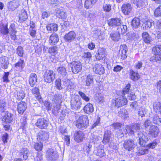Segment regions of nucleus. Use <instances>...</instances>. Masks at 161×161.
I'll list each match as a JSON object with an SVG mask.
<instances>
[{
	"label": "nucleus",
	"mask_w": 161,
	"mask_h": 161,
	"mask_svg": "<svg viewBox=\"0 0 161 161\" xmlns=\"http://www.w3.org/2000/svg\"><path fill=\"white\" fill-rule=\"evenodd\" d=\"M74 123L79 129L84 130L89 126L88 117L85 115L81 116L74 122Z\"/></svg>",
	"instance_id": "nucleus-1"
},
{
	"label": "nucleus",
	"mask_w": 161,
	"mask_h": 161,
	"mask_svg": "<svg viewBox=\"0 0 161 161\" xmlns=\"http://www.w3.org/2000/svg\"><path fill=\"white\" fill-rule=\"evenodd\" d=\"M140 125L138 123H136L133 125H127L125 127V129L123 130H121L122 134H126L127 133L131 134H133L135 133L140 130Z\"/></svg>",
	"instance_id": "nucleus-2"
},
{
	"label": "nucleus",
	"mask_w": 161,
	"mask_h": 161,
	"mask_svg": "<svg viewBox=\"0 0 161 161\" xmlns=\"http://www.w3.org/2000/svg\"><path fill=\"white\" fill-rule=\"evenodd\" d=\"M55 78V74L53 71L47 70L43 75L44 81L48 83H51Z\"/></svg>",
	"instance_id": "nucleus-3"
},
{
	"label": "nucleus",
	"mask_w": 161,
	"mask_h": 161,
	"mask_svg": "<svg viewBox=\"0 0 161 161\" xmlns=\"http://www.w3.org/2000/svg\"><path fill=\"white\" fill-rule=\"evenodd\" d=\"M46 154L47 159L50 161H55L58 158L57 152L52 149L48 150Z\"/></svg>",
	"instance_id": "nucleus-4"
},
{
	"label": "nucleus",
	"mask_w": 161,
	"mask_h": 161,
	"mask_svg": "<svg viewBox=\"0 0 161 161\" xmlns=\"http://www.w3.org/2000/svg\"><path fill=\"white\" fill-rule=\"evenodd\" d=\"M123 146L125 149L130 151L133 150L136 145L134 140L130 139L125 141Z\"/></svg>",
	"instance_id": "nucleus-5"
},
{
	"label": "nucleus",
	"mask_w": 161,
	"mask_h": 161,
	"mask_svg": "<svg viewBox=\"0 0 161 161\" xmlns=\"http://www.w3.org/2000/svg\"><path fill=\"white\" fill-rule=\"evenodd\" d=\"M54 97L56 105V107H54V109L52 110L53 112L58 111L60 109L59 107L62 103L63 98L62 95L60 94H56Z\"/></svg>",
	"instance_id": "nucleus-6"
},
{
	"label": "nucleus",
	"mask_w": 161,
	"mask_h": 161,
	"mask_svg": "<svg viewBox=\"0 0 161 161\" xmlns=\"http://www.w3.org/2000/svg\"><path fill=\"white\" fill-rule=\"evenodd\" d=\"M82 103L81 101L78 98H72L71 101V107L72 109L77 110L80 109Z\"/></svg>",
	"instance_id": "nucleus-7"
},
{
	"label": "nucleus",
	"mask_w": 161,
	"mask_h": 161,
	"mask_svg": "<svg viewBox=\"0 0 161 161\" xmlns=\"http://www.w3.org/2000/svg\"><path fill=\"white\" fill-rule=\"evenodd\" d=\"M48 122L46 119L43 118L38 119L36 123V125L39 128L45 129L48 125Z\"/></svg>",
	"instance_id": "nucleus-8"
},
{
	"label": "nucleus",
	"mask_w": 161,
	"mask_h": 161,
	"mask_svg": "<svg viewBox=\"0 0 161 161\" xmlns=\"http://www.w3.org/2000/svg\"><path fill=\"white\" fill-rule=\"evenodd\" d=\"M72 70L75 74L78 73L82 69V65L79 61H73L72 63Z\"/></svg>",
	"instance_id": "nucleus-9"
},
{
	"label": "nucleus",
	"mask_w": 161,
	"mask_h": 161,
	"mask_svg": "<svg viewBox=\"0 0 161 161\" xmlns=\"http://www.w3.org/2000/svg\"><path fill=\"white\" fill-rule=\"evenodd\" d=\"M121 9L124 14L127 15L132 12V7L130 3H125L122 5Z\"/></svg>",
	"instance_id": "nucleus-10"
},
{
	"label": "nucleus",
	"mask_w": 161,
	"mask_h": 161,
	"mask_svg": "<svg viewBox=\"0 0 161 161\" xmlns=\"http://www.w3.org/2000/svg\"><path fill=\"white\" fill-rule=\"evenodd\" d=\"M109 26L113 27L119 26L121 24V20L119 18H114L110 19L108 21Z\"/></svg>",
	"instance_id": "nucleus-11"
},
{
	"label": "nucleus",
	"mask_w": 161,
	"mask_h": 161,
	"mask_svg": "<svg viewBox=\"0 0 161 161\" xmlns=\"http://www.w3.org/2000/svg\"><path fill=\"white\" fill-rule=\"evenodd\" d=\"M84 136L83 131L80 130L76 131L74 135V140L77 142H80L82 141Z\"/></svg>",
	"instance_id": "nucleus-12"
},
{
	"label": "nucleus",
	"mask_w": 161,
	"mask_h": 161,
	"mask_svg": "<svg viewBox=\"0 0 161 161\" xmlns=\"http://www.w3.org/2000/svg\"><path fill=\"white\" fill-rule=\"evenodd\" d=\"M112 133L110 130H107L104 132L103 139L102 141L103 143L105 145L109 143L110 142Z\"/></svg>",
	"instance_id": "nucleus-13"
},
{
	"label": "nucleus",
	"mask_w": 161,
	"mask_h": 161,
	"mask_svg": "<svg viewBox=\"0 0 161 161\" xmlns=\"http://www.w3.org/2000/svg\"><path fill=\"white\" fill-rule=\"evenodd\" d=\"M139 137V143L142 147H145L146 143L148 141V138L141 132L138 133Z\"/></svg>",
	"instance_id": "nucleus-14"
},
{
	"label": "nucleus",
	"mask_w": 161,
	"mask_h": 161,
	"mask_svg": "<svg viewBox=\"0 0 161 161\" xmlns=\"http://www.w3.org/2000/svg\"><path fill=\"white\" fill-rule=\"evenodd\" d=\"M76 36L75 32L71 31L65 35L64 39L66 42H70L75 39Z\"/></svg>",
	"instance_id": "nucleus-15"
},
{
	"label": "nucleus",
	"mask_w": 161,
	"mask_h": 161,
	"mask_svg": "<svg viewBox=\"0 0 161 161\" xmlns=\"http://www.w3.org/2000/svg\"><path fill=\"white\" fill-rule=\"evenodd\" d=\"M93 71L97 74L101 75L104 72V69L100 64H95L93 67Z\"/></svg>",
	"instance_id": "nucleus-16"
},
{
	"label": "nucleus",
	"mask_w": 161,
	"mask_h": 161,
	"mask_svg": "<svg viewBox=\"0 0 161 161\" xmlns=\"http://www.w3.org/2000/svg\"><path fill=\"white\" fill-rule=\"evenodd\" d=\"M127 50L128 49L126 45L123 44L120 46L119 54L121 56L122 59H124L127 58L126 53Z\"/></svg>",
	"instance_id": "nucleus-17"
},
{
	"label": "nucleus",
	"mask_w": 161,
	"mask_h": 161,
	"mask_svg": "<svg viewBox=\"0 0 161 161\" xmlns=\"http://www.w3.org/2000/svg\"><path fill=\"white\" fill-rule=\"evenodd\" d=\"M38 139L40 142H42L47 140L48 138V135L45 131H40L38 133Z\"/></svg>",
	"instance_id": "nucleus-18"
},
{
	"label": "nucleus",
	"mask_w": 161,
	"mask_h": 161,
	"mask_svg": "<svg viewBox=\"0 0 161 161\" xmlns=\"http://www.w3.org/2000/svg\"><path fill=\"white\" fill-rule=\"evenodd\" d=\"M9 64L8 58L6 56H2L0 58V65L3 69H6L8 68Z\"/></svg>",
	"instance_id": "nucleus-19"
},
{
	"label": "nucleus",
	"mask_w": 161,
	"mask_h": 161,
	"mask_svg": "<svg viewBox=\"0 0 161 161\" xmlns=\"http://www.w3.org/2000/svg\"><path fill=\"white\" fill-rule=\"evenodd\" d=\"M37 77L36 75L34 73H31L29 79V84L31 86H34L37 82Z\"/></svg>",
	"instance_id": "nucleus-20"
},
{
	"label": "nucleus",
	"mask_w": 161,
	"mask_h": 161,
	"mask_svg": "<svg viewBox=\"0 0 161 161\" xmlns=\"http://www.w3.org/2000/svg\"><path fill=\"white\" fill-rule=\"evenodd\" d=\"M159 132L158 128L155 125H152L150 126L149 129V134H150L152 136L156 137Z\"/></svg>",
	"instance_id": "nucleus-21"
},
{
	"label": "nucleus",
	"mask_w": 161,
	"mask_h": 161,
	"mask_svg": "<svg viewBox=\"0 0 161 161\" xmlns=\"http://www.w3.org/2000/svg\"><path fill=\"white\" fill-rule=\"evenodd\" d=\"M143 41L146 43L149 44L153 40L152 37L146 31L143 32L142 34Z\"/></svg>",
	"instance_id": "nucleus-22"
},
{
	"label": "nucleus",
	"mask_w": 161,
	"mask_h": 161,
	"mask_svg": "<svg viewBox=\"0 0 161 161\" xmlns=\"http://www.w3.org/2000/svg\"><path fill=\"white\" fill-rule=\"evenodd\" d=\"M97 52L98 53L95 55V57L97 60H99L105 57V50L103 48H100L98 49Z\"/></svg>",
	"instance_id": "nucleus-23"
},
{
	"label": "nucleus",
	"mask_w": 161,
	"mask_h": 161,
	"mask_svg": "<svg viewBox=\"0 0 161 161\" xmlns=\"http://www.w3.org/2000/svg\"><path fill=\"white\" fill-rule=\"evenodd\" d=\"M26 103L23 102H21L18 105L17 110L19 114H22L26 110Z\"/></svg>",
	"instance_id": "nucleus-24"
},
{
	"label": "nucleus",
	"mask_w": 161,
	"mask_h": 161,
	"mask_svg": "<svg viewBox=\"0 0 161 161\" xmlns=\"http://www.w3.org/2000/svg\"><path fill=\"white\" fill-rule=\"evenodd\" d=\"M32 92L35 95V96L36 97V98L39 101L40 103H42L43 101L41 96L40 95L39 90L37 87H35L33 88L32 90Z\"/></svg>",
	"instance_id": "nucleus-25"
},
{
	"label": "nucleus",
	"mask_w": 161,
	"mask_h": 161,
	"mask_svg": "<svg viewBox=\"0 0 161 161\" xmlns=\"http://www.w3.org/2000/svg\"><path fill=\"white\" fill-rule=\"evenodd\" d=\"M83 110L84 112L88 114H90L94 110L93 106L91 103H88L84 107Z\"/></svg>",
	"instance_id": "nucleus-26"
},
{
	"label": "nucleus",
	"mask_w": 161,
	"mask_h": 161,
	"mask_svg": "<svg viewBox=\"0 0 161 161\" xmlns=\"http://www.w3.org/2000/svg\"><path fill=\"white\" fill-rule=\"evenodd\" d=\"M28 18L27 14L26 11L24 9H22L19 14V19L20 22L25 21Z\"/></svg>",
	"instance_id": "nucleus-27"
},
{
	"label": "nucleus",
	"mask_w": 161,
	"mask_h": 161,
	"mask_svg": "<svg viewBox=\"0 0 161 161\" xmlns=\"http://www.w3.org/2000/svg\"><path fill=\"white\" fill-rule=\"evenodd\" d=\"M63 85L65 86L64 88L67 90H70L74 88V84L70 80H67L64 81Z\"/></svg>",
	"instance_id": "nucleus-28"
},
{
	"label": "nucleus",
	"mask_w": 161,
	"mask_h": 161,
	"mask_svg": "<svg viewBox=\"0 0 161 161\" xmlns=\"http://www.w3.org/2000/svg\"><path fill=\"white\" fill-rule=\"evenodd\" d=\"M58 41L59 38L57 34L53 33L50 37L49 42L52 45H55Z\"/></svg>",
	"instance_id": "nucleus-29"
},
{
	"label": "nucleus",
	"mask_w": 161,
	"mask_h": 161,
	"mask_svg": "<svg viewBox=\"0 0 161 161\" xmlns=\"http://www.w3.org/2000/svg\"><path fill=\"white\" fill-rule=\"evenodd\" d=\"M93 84V76L90 74L86 76L85 80V86H90Z\"/></svg>",
	"instance_id": "nucleus-30"
},
{
	"label": "nucleus",
	"mask_w": 161,
	"mask_h": 161,
	"mask_svg": "<svg viewBox=\"0 0 161 161\" xmlns=\"http://www.w3.org/2000/svg\"><path fill=\"white\" fill-rule=\"evenodd\" d=\"M19 4L17 2L15 1H10L8 5V9L12 11L15 10L18 7Z\"/></svg>",
	"instance_id": "nucleus-31"
},
{
	"label": "nucleus",
	"mask_w": 161,
	"mask_h": 161,
	"mask_svg": "<svg viewBox=\"0 0 161 161\" xmlns=\"http://www.w3.org/2000/svg\"><path fill=\"white\" fill-rule=\"evenodd\" d=\"M140 20L138 18L135 17L132 20L131 25L133 28L136 29L140 26Z\"/></svg>",
	"instance_id": "nucleus-32"
},
{
	"label": "nucleus",
	"mask_w": 161,
	"mask_h": 161,
	"mask_svg": "<svg viewBox=\"0 0 161 161\" xmlns=\"http://www.w3.org/2000/svg\"><path fill=\"white\" fill-rule=\"evenodd\" d=\"M97 0H86L85 3V7L86 8H91L96 2Z\"/></svg>",
	"instance_id": "nucleus-33"
},
{
	"label": "nucleus",
	"mask_w": 161,
	"mask_h": 161,
	"mask_svg": "<svg viewBox=\"0 0 161 161\" xmlns=\"http://www.w3.org/2000/svg\"><path fill=\"white\" fill-rule=\"evenodd\" d=\"M153 121L154 124L161 125V114L158 115L156 114L153 117Z\"/></svg>",
	"instance_id": "nucleus-34"
},
{
	"label": "nucleus",
	"mask_w": 161,
	"mask_h": 161,
	"mask_svg": "<svg viewBox=\"0 0 161 161\" xmlns=\"http://www.w3.org/2000/svg\"><path fill=\"white\" fill-rule=\"evenodd\" d=\"M119 27L117 29V32L120 34H125L127 30V26L126 25H120Z\"/></svg>",
	"instance_id": "nucleus-35"
},
{
	"label": "nucleus",
	"mask_w": 161,
	"mask_h": 161,
	"mask_svg": "<svg viewBox=\"0 0 161 161\" xmlns=\"http://www.w3.org/2000/svg\"><path fill=\"white\" fill-rule=\"evenodd\" d=\"M57 71L59 74L62 77L66 76L67 74L66 68L62 66L59 67L57 69Z\"/></svg>",
	"instance_id": "nucleus-36"
},
{
	"label": "nucleus",
	"mask_w": 161,
	"mask_h": 161,
	"mask_svg": "<svg viewBox=\"0 0 161 161\" xmlns=\"http://www.w3.org/2000/svg\"><path fill=\"white\" fill-rule=\"evenodd\" d=\"M130 78L134 81L138 80L140 78L138 74L131 70L130 73Z\"/></svg>",
	"instance_id": "nucleus-37"
},
{
	"label": "nucleus",
	"mask_w": 161,
	"mask_h": 161,
	"mask_svg": "<svg viewBox=\"0 0 161 161\" xmlns=\"http://www.w3.org/2000/svg\"><path fill=\"white\" fill-rule=\"evenodd\" d=\"M152 51L154 55H161V45H157L154 47Z\"/></svg>",
	"instance_id": "nucleus-38"
},
{
	"label": "nucleus",
	"mask_w": 161,
	"mask_h": 161,
	"mask_svg": "<svg viewBox=\"0 0 161 161\" xmlns=\"http://www.w3.org/2000/svg\"><path fill=\"white\" fill-rule=\"evenodd\" d=\"M58 26L57 25L55 24H51L48 25L46 26L48 31H56L58 30Z\"/></svg>",
	"instance_id": "nucleus-39"
},
{
	"label": "nucleus",
	"mask_w": 161,
	"mask_h": 161,
	"mask_svg": "<svg viewBox=\"0 0 161 161\" xmlns=\"http://www.w3.org/2000/svg\"><path fill=\"white\" fill-rule=\"evenodd\" d=\"M29 152V150L27 148H23L20 150V155H22L24 159L26 160L28 158Z\"/></svg>",
	"instance_id": "nucleus-40"
},
{
	"label": "nucleus",
	"mask_w": 161,
	"mask_h": 161,
	"mask_svg": "<svg viewBox=\"0 0 161 161\" xmlns=\"http://www.w3.org/2000/svg\"><path fill=\"white\" fill-rule=\"evenodd\" d=\"M12 116L10 113H7V114L4 116L3 121H4L6 123H10L13 120Z\"/></svg>",
	"instance_id": "nucleus-41"
},
{
	"label": "nucleus",
	"mask_w": 161,
	"mask_h": 161,
	"mask_svg": "<svg viewBox=\"0 0 161 161\" xmlns=\"http://www.w3.org/2000/svg\"><path fill=\"white\" fill-rule=\"evenodd\" d=\"M110 36L113 40L116 41H118L120 38V35L117 32L111 33Z\"/></svg>",
	"instance_id": "nucleus-42"
},
{
	"label": "nucleus",
	"mask_w": 161,
	"mask_h": 161,
	"mask_svg": "<svg viewBox=\"0 0 161 161\" xmlns=\"http://www.w3.org/2000/svg\"><path fill=\"white\" fill-rule=\"evenodd\" d=\"M154 110L156 112H161V103L156 102L153 104Z\"/></svg>",
	"instance_id": "nucleus-43"
},
{
	"label": "nucleus",
	"mask_w": 161,
	"mask_h": 161,
	"mask_svg": "<svg viewBox=\"0 0 161 161\" xmlns=\"http://www.w3.org/2000/svg\"><path fill=\"white\" fill-rule=\"evenodd\" d=\"M58 50V47L56 46H54L50 47L48 50V52L51 55H54L57 53Z\"/></svg>",
	"instance_id": "nucleus-44"
},
{
	"label": "nucleus",
	"mask_w": 161,
	"mask_h": 161,
	"mask_svg": "<svg viewBox=\"0 0 161 161\" xmlns=\"http://www.w3.org/2000/svg\"><path fill=\"white\" fill-rule=\"evenodd\" d=\"M0 33L6 35L9 33L8 30L7 26L0 25Z\"/></svg>",
	"instance_id": "nucleus-45"
},
{
	"label": "nucleus",
	"mask_w": 161,
	"mask_h": 161,
	"mask_svg": "<svg viewBox=\"0 0 161 161\" xmlns=\"http://www.w3.org/2000/svg\"><path fill=\"white\" fill-rule=\"evenodd\" d=\"M154 15L156 17H161V4L155 9Z\"/></svg>",
	"instance_id": "nucleus-46"
},
{
	"label": "nucleus",
	"mask_w": 161,
	"mask_h": 161,
	"mask_svg": "<svg viewBox=\"0 0 161 161\" xmlns=\"http://www.w3.org/2000/svg\"><path fill=\"white\" fill-rule=\"evenodd\" d=\"M16 53L19 57H23L24 51L23 50V47L20 46H18L16 49Z\"/></svg>",
	"instance_id": "nucleus-47"
},
{
	"label": "nucleus",
	"mask_w": 161,
	"mask_h": 161,
	"mask_svg": "<svg viewBox=\"0 0 161 161\" xmlns=\"http://www.w3.org/2000/svg\"><path fill=\"white\" fill-rule=\"evenodd\" d=\"M131 2L136 5L137 7H141L144 5L142 0H131Z\"/></svg>",
	"instance_id": "nucleus-48"
},
{
	"label": "nucleus",
	"mask_w": 161,
	"mask_h": 161,
	"mask_svg": "<svg viewBox=\"0 0 161 161\" xmlns=\"http://www.w3.org/2000/svg\"><path fill=\"white\" fill-rule=\"evenodd\" d=\"M147 149L145 147H141L140 148L138 151V155L139 156L144 155L147 153Z\"/></svg>",
	"instance_id": "nucleus-49"
},
{
	"label": "nucleus",
	"mask_w": 161,
	"mask_h": 161,
	"mask_svg": "<svg viewBox=\"0 0 161 161\" xmlns=\"http://www.w3.org/2000/svg\"><path fill=\"white\" fill-rule=\"evenodd\" d=\"M6 103L4 100H0V111L3 112L5 110Z\"/></svg>",
	"instance_id": "nucleus-50"
},
{
	"label": "nucleus",
	"mask_w": 161,
	"mask_h": 161,
	"mask_svg": "<svg viewBox=\"0 0 161 161\" xmlns=\"http://www.w3.org/2000/svg\"><path fill=\"white\" fill-rule=\"evenodd\" d=\"M97 102L100 104L104 102V99L102 95L101 94H98L95 97Z\"/></svg>",
	"instance_id": "nucleus-51"
},
{
	"label": "nucleus",
	"mask_w": 161,
	"mask_h": 161,
	"mask_svg": "<svg viewBox=\"0 0 161 161\" xmlns=\"http://www.w3.org/2000/svg\"><path fill=\"white\" fill-rule=\"evenodd\" d=\"M96 154L100 157H103L105 155V153L103 149L102 148H98L96 153Z\"/></svg>",
	"instance_id": "nucleus-52"
},
{
	"label": "nucleus",
	"mask_w": 161,
	"mask_h": 161,
	"mask_svg": "<svg viewBox=\"0 0 161 161\" xmlns=\"http://www.w3.org/2000/svg\"><path fill=\"white\" fill-rule=\"evenodd\" d=\"M128 114L127 110L125 109H121L120 111L118 112V114L119 116L123 117L124 118L126 117V115Z\"/></svg>",
	"instance_id": "nucleus-53"
},
{
	"label": "nucleus",
	"mask_w": 161,
	"mask_h": 161,
	"mask_svg": "<svg viewBox=\"0 0 161 161\" xmlns=\"http://www.w3.org/2000/svg\"><path fill=\"white\" fill-rule=\"evenodd\" d=\"M120 97L117 98L115 100H112V103L114 106L117 108H119L121 106V103L120 102Z\"/></svg>",
	"instance_id": "nucleus-54"
},
{
	"label": "nucleus",
	"mask_w": 161,
	"mask_h": 161,
	"mask_svg": "<svg viewBox=\"0 0 161 161\" xmlns=\"http://www.w3.org/2000/svg\"><path fill=\"white\" fill-rule=\"evenodd\" d=\"M41 142L35 143L34 147L36 151H41L42 150L43 145Z\"/></svg>",
	"instance_id": "nucleus-55"
},
{
	"label": "nucleus",
	"mask_w": 161,
	"mask_h": 161,
	"mask_svg": "<svg viewBox=\"0 0 161 161\" xmlns=\"http://www.w3.org/2000/svg\"><path fill=\"white\" fill-rule=\"evenodd\" d=\"M103 10L106 12H109L111 9V6L109 4H105L103 5Z\"/></svg>",
	"instance_id": "nucleus-56"
},
{
	"label": "nucleus",
	"mask_w": 161,
	"mask_h": 161,
	"mask_svg": "<svg viewBox=\"0 0 161 161\" xmlns=\"http://www.w3.org/2000/svg\"><path fill=\"white\" fill-rule=\"evenodd\" d=\"M25 64L24 60H20L18 62L15 64V67H19L22 69L24 67Z\"/></svg>",
	"instance_id": "nucleus-57"
},
{
	"label": "nucleus",
	"mask_w": 161,
	"mask_h": 161,
	"mask_svg": "<svg viewBox=\"0 0 161 161\" xmlns=\"http://www.w3.org/2000/svg\"><path fill=\"white\" fill-rule=\"evenodd\" d=\"M57 14V16L59 18L64 19L66 18V15L65 12L63 11H58Z\"/></svg>",
	"instance_id": "nucleus-58"
},
{
	"label": "nucleus",
	"mask_w": 161,
	"mask_h": 161,
	"mask_svg": "<svg viewBox=\"0 0 161 161\" xmlns=\"http://www.w3.org/2000/svg\"><path fill=\"white\" fill-rule=\"evenodd\" d=\"M78 93L83 99L86 102L89 101L90 98L86 96L85 94L80 91Z\"/></svg>",
	"instance_id": "nucleus-59"
},
{
	"label": "nucleus",
	"mask_w": 161,
	"mask_h": 161,
	"mask_svg": "<svg viewBox=\"0 0 161 161\" xmlns=\"http://www.w3.org/2000/svg\"><path fill=\"white\" fill-rule=\"evenodd\" d=\"M56 87L58 90H61L62 87L61 86V80L59 79H57L55 81Z\"/></svg>",
	"instance_id": "nucleus-60"
},
{
	"label": "nucleus",
	"mask_w": 161,
	"mask_h": 161,
	"mask_svg": "<svg viewBox=\"0 0 161 161\" xmlns=\"http://www.w3.org/2000/svg\"><path fill=\"white\" fill-rule=\"evenodd\" d=\"M155 28L158 29H161V19L157 20L155 22Z\"/></svg>",
	"instance_id": "nucleus-61"
},
{
	"label": "nucleus",
	"mask_w": 161,
	"mask_h": 161,
	"mask_svg": "<svg viewBox=\"0 0 161 161\" xmlns=\"http://www.w3.org/2000/svg\"><path fill=\"white\" fill-rule=\"evenodd\" d=\"M25 94L22 90H20L17 93L18 98L20 100L23 99L25 97Z\"/></svg>",
	"instance_id": "nucleus-62"
},
{
	"label": "nucleus",
	"mask_w": 161,
	"mask_h": 161,
	"mask_svg": "<svg viewBox=\"0 0 161 161\" xmlns=\"http://www.w3.org/2000/svg\"><path fill=\"white\" fill-rule=\"evenodd\" d=\"M121 103V106L123 105H125L127 102V100L126 98H125L124 97H119Z\"/></svg>",
	"instance_id": "nucleus-63"
},
{
	"label": "nucleus",
	"mask_w": 161,
	"mask_h": 161,
	"mask_svg": "<svg viewBox=\"0 0 161 161\" xmlns=\"http://www.w3.org/2000/svg\"><path fill=\"white\" fill-rule=\"evenodd\" d=\"M8 139V134L7 133H4L2 136V140L4 143L7 142V140Z\"/></svg>",
	"instance_id": "nucleus-64"
}]
</instances>
